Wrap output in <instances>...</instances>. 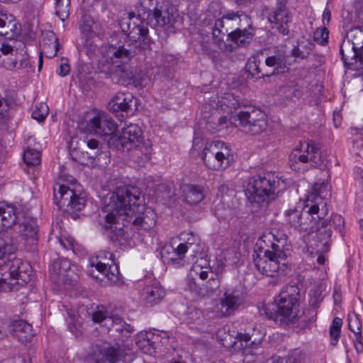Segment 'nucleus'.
Wrapping results in <instances>:
<instances>
[{
	"label": "nucleus",
	"mask_w": 363,
	"mask_h": 363,
	"mask_svg": "<svg viewBox=\"0 0 363 363\" xmlns=\"http://www.w3.org/2000/svg\"><path fill=\"white\" fill-rule=\"evenodd\" d=\"M140 194V189L133 186L117 187L104 208L107 213L105 228L113 231V225L128 220L139 234L150 233L156 225L157 214L150 207L144 208Z\"/></svg>",
	"instance_id": "obj_1"
},
{
	"label": "nucleus",
	"mask_w": 363,
	"mask_h": 363,
	"mask_svg": "<svg viewBox=\"0 0 363 363\" xmlns=\"http://www.w3.org/2000/svg\"><path fill=\"white\" fill-rule=\"evenodd\" d=\"M120 27L128 40L123 43L111 44L108 54L113 66L111 72L120 78L128 79L131 75L128 63L136 53L149 46L150 39L148 38L147 23L134 13H127V16L121 19Z\"/></svg>",
	"instance_id": "obj_2"
},
{
	"label": "nucleus",
	"mask_w": 363,
	"mask_h": 363,
	"mask_svg": "<svg viewBox=\"0 0 363 363\" xmlns=\"http://www.w3.org/2000/svg\"><path fill=\"white\" fill-rule=\"evenodd\" d=\"M279 186V178L272 172H264L249 179L245 195L253 208L265 210L276 199Z\"/></svg>",
	"instance_id": "obj_3"
},
{
	"label": "nucleus",
	"mask_w": 363,
	"mask_h": 363,
	"mask_svg": "<svg viewBox=\"0 0 363 363\" xmlns=\"http://www.w3.org/2000/svg\"><path fill=\"white\" fill-rule=\"evenodd\" d=\"M299 291L297 286L289 285L284 287L275 298L277 310L273 312L269 307L260 308L259 313L269 319L280 324L294 323L297 317Z\"/></svg>",
	"instance_id": "obj_4"
},
{
	"label": "nucleus",
	"mask_w": 363,
	"mask_h": 363,
	"mask_svg": "<svg viewBox=\"0 0 363 363\" xmlns=\"http://www.w3.org/2000/svg\"><path fill=\"white\" fill-rule=\"evenodd\" d=\"M32 268L28 262L18 258L0 262V291L9 292L16 285H23L30 281Z\"/></svg>",
	"instance_id": "obj_5"
},
{
	"label": "nucleus",
	"mask_w": 363,
	"mask_h": 363,
	"mask_svg": "<svg viewBox=\"0 0 363 363\" xmlns=\"http://www.w3.org/2000/svg\"><path fill=\"white\" fill-rule=\"evenodd\" d=\"M342 60L346 66H354L362 69L357 80L363 82V30L360 28L350 29L343 40L340 49Z\"/></svg>",
	"instance_id": "obj_6"
},
{
	"label": "nucleus",
	"mask_w": 363,
	"mask_h": 363,
	"mask_svg": "<svg viewBox=\"0 0 363 363\" xmlns=\"http://www.w3.org/2000/svg\"><path fill=\"white\" fill-rule=\"evenodd\" d=\"M319 203L313 205L308 210L301 208L289 209L285 213L286 222L290 228L298 232L308 233L307 240L315 235L317 228H321V220L320 216H315L319 213Z\"/></svg>",
	"instance_id": "obj_7"
},
{
	"label": "nucleus",
	"mask_w": 363,
	"mask_h": 363,
	"mask_svg": "<svg viewBox=\"0 0 363 363\" xmlns=\"http://www.w3.org/2000/svg\"><path fill=\"white\" fill-rule=\"evenodd\" d=\"M286 259L284 242L277 240V242L272 243L270 249L264 251L263 257L255 259V266L262 274L274 277L279 270L284 271L288 262Z\"/></svg>",
	"instance_id": "obj_8"
},
{
	"label": "nucleus",
	"mask_w": 363,
	"mask_h": 363,
	"mask_svg": "<svg viewBox=\"0 0 363 363\" xmlns=\"http://www.w3.org/2000/svg\"><path fill=\"white\" fill-rule=\"evenodd\" d=\"M265 59V65L268 69L263 70L260 67V62L256 60L247 63L248 72L258 77H270L275 74L284 73L289 68L287 67L288 55L283 48L274 47L268 50Z\"/></svg>",
	"instance_id": "obj_9"
},
{
	"label": "nucleus",
	"mask_w": 363,
	"mask_h": 363,
	"mask_svg": "<svg viewBox=\"0 0 363 363\" xmlns=\"http://www.w3.org/2000/svg\"><path fill=\"white\" fill-rule=\"evenodd\" d=\"M133 360L132 351L121 346H96L87 357L89 363H130Z\"/></svg>",
	"instance_id": "obj_10"
},
{
	"label": "nucleus",
	"mask_w": 363,
	"mask_h": 363,
	"mask_svg": "<svg viewBox=\"0 0 363 363\" xmlns=\"http://www.w3.org/2000/svg\"><path fill=\"white\" fill-rule=\"evenodd\" d=\"M181 25L182 17L174 6L168 3L156 5L151 18L152 27L162 28L166 33H172Z\"/></svg>",
	"instance_id": "obj_11"
},
{
	"label": "nucleus",
	"mask_w": 363,
	"mask_h": 363,
	"mask_svg": "<svg viewBox=\"0 0 363 363\" xmlns=\"http://www.w3.org/2000/svg\"><path fill=\"white\" fill-rule=\"evenodd\" d=\"M143 140V131L135 123H130L123 127L118 136L113 135L108 140V145L110 148L120 151H130L137 148Z\"/></svg>",
	"instance_id": "obj_12"
},
{
	"label": "nucleus",
	"mask_w": 363,
	"mask_h": 363,
	"mask_svg": "<svg viewBox=\"0 0 363 363\" xmlns=\"http://www.w3.org/2000/svg\"><path fill=\"white\" fill-rule=\"evenodd\" d=\"M228 108L230 109L228 121L235 127H239L245 132V125L254 123V120L248 119L249 113L251 115L255 111H261L259 108L246 106L245 103L235 93H228Z\"/></svg>",
	"instance_id": "obj_13"
},
{
	"label": "nucleus",
	"mask_w": 363,
	"mask_h": 363,
	"mask_svg": "<svg viewBox=\"0 0 363 363\" xmlns=\"http://www.w3.org/2000/svg\"><path fill=\"white\" fill-rule=\"evenodd\" d=\"M228 349L230 348L233 352L241 351L242 354L245 357H259L263 354V349L262 347V340L252 341L250 343V336L248 334H244L240 332L228 330Z\"/></svg>",
	"instance_id": "obj_14"
},
{
	"label": "nucleus",
	"mask_w": 363,
	"mask_h": 363,
	"mask_svg": "<svg viewBox=\"0 0 363 363\" xmlns=\"http://www.w3.org/2000/svg\"><path fill=\"white\" fill-rule=\"evenodd\" d=\"M330 223L324 220L321 223V228H317L315 235L308 240V248H311V253L318 255L317 262L323 264L325 261L324 253L328 252L330 248L329 242L331 236Z\"/></svg>",
	"instance_id": "obj_15"
},
{
	"label": "nucleus",
	"mask_w": 363,
	"mask_h": 363,
	"mask_svg": "<svg viewBox=\"0 0 363 363\" xmlns=\"http://www.w3.org/2000/svg\"><path fill=\"white\" fill-rule=\"evenodd\" d=\"M89 264L97 272L111 281L118 280L119 269L116 264L114 255L108 251H99L95 257H91Z\"/></svg>",
	"instance_id": "obj_16"
},
{
	"label": "nucleus",
	"mask_w": 363,
	"mask_h": 363,
	"mask_svg": "<svg viewBox=\"0 0 363 363\" xmlns=\"http://www.w3.org/2000/svg\"><path fill=\"white\" fill-rule=\"evenodd\" d=\"M118 125L115 121L108 116L106 112L96 111L86 123V128L90 133L101 137L113 136Z\"/></svg>",
	"instance_id": "obj_17"
},
{
	"label": "nucleus",
	"mask_w": 363,
	"mask_h": 363,
	"mask_svg": "<svg viewBox=\"0 0 363 363\" xmlns=\"http://www.w3.org/2000/svg\"><path fill=\"white\" fill-rule=\"evenodd\" d=\"M188 237L184 243L179 244L177 248L172 246L164 247L161 251L162 258L167 263H172L176 267L184 265L183 258L187 252L189 247L193 245H199V238L193 233H188Z\"/></svg>",
	"instance_id": "obj_18"
},
{
	"label": "nucleus",
	"mask_w": 363,
	"mask_h": 363,
	"mask_svg": "<svg viewBox=\"0 0 363 363\" xmlns=\"http://www.w3.org/2000/svg\"><path fill=\"white\" fill-rule=\"evenodd\" d=\"M267 18L272 29L277 30L283 35H289L291 17L284 3L279 2L277 7L269 13Z\"/></svg>",
	"instance_id": "obj_19"
},
{
	"label": "nucleus",
	"mask_w": 363,
	"mask_h": 363,
	"mask_svg": "<svg viewBox=\"0 0 363 363\" xmlns=\"http://www.w3.org/2000/svg\"><path fill=\"white\" fill-rule=\"evenodd\" d=\"M223 146H225L224 143L216 140L213 141L209 147L204 148L202 159L209 168L218 169L222 167L225 157L223 152L218 151V149Z\"/></svg>",
	"instance_id": "obj_20"
},
{
	"label": "nucleus",
	"mask_w": 363,
	"mask_h": 363,
	"mask_svg": "<svg viewBox=\"0 0 363 363\" xmlns=\"http://www.w3.org/2000/svg\"><path fill=\"white\" fill-rule=\"evenodd\" d=\"M21 26L14 16L0 11V35L8 38H16L21 34Z\"/></svg>",
	"instance_id": "obj_21"
},
{
	"label": "nucleus",
	"mask_w": 363,
	"mask_h": 363,
	"mask_svg": "<svg viewBox=\"0 0 363 363\" xmlns=\"http://www.w3.org/2000/svg\"><path fill=\"white\" fill-rule=\"evenodd\" d=\"M23 161L28 166L39 164L41 160L39 145L35 142V138L29 136L23 143Z\"/></svg>",
	"instance_id": "obj_22"
},
{
	"label": "nucleus",
	"mask_w": 363,
	"mask_h": 363,
	"mask_svg": "<svg viewBox=\"0 0 363 363\" xmlns=\"http://www.w3.org/2000/svg\"><path fill=\"white\" fill-rule=\"evenodd\" d=\"M136 105L132 95L130 94L119 93L116 95L108 103V108L112 112H118L119 111L129 113L133 111V106Z\"/></svg>",
	"instance_id": "obj_23"
},
{
	"label": "nucleus",
	"mask_w": 363,
	"mask_h": 363,
	"mask_svg": "<svg viewBox=\"0 0 363 363\" xmlns=\"http://www.w3.org/2000/svg\"><path fill=\"white\" fill-rule=\"evenodd\" d=\"M184 200L190 205H196L205 197L204 188L194 184H184L181 186Z\"/></svg>",
	"instance_id": "obj_24"
},
{
	"label": "nucleus",
	"mask_w": 363,
	"mask_h": 363,
	"mask_svg": "<svg viewBox=\"0 0 363 363\" xmlns=\"http://www.w3.org/2000/svg\"><path fill=\"white\" fill-rule=\"evenodd\" d=\"M164 294L165 291L159 282L154 281L151 285L143 289L142 297L147 305L154 306L161 301Z\"/></svg>",
	"instance_id": "obj_25"
},
{
	"label": "nucleus",
	"mask_w": 363,
	"mask_h": 363,
	"mask_svg": "<svg viewBox=\"0 0 363 363\" xmlns=\"http://www.w3.org/2000/svg\"><path fill=\"white\" fill-rule=\"evenodd\" d=\"M17 232L29 244L33 245L38 240V225L33 218H25L18 225Z\"/></svg>",
	"instance_id": "obj_26"
},
{
	"label": "nucleus",
	"mask_w": 363,
	"mask_h": 363,
	"mask_svg": "<svg viewBox=\"0 0 363 363\" xmlns=\"http://www.w3.org/2000/svg\"><path fill=\"white\" fill-rule=\"evenodd\" d=\"M74 194V189L65 184H60L58 185L57 190L56 188L54 189V203L60 209L65 207L69 208Z\"/></svg>",
	"instance_id": "obj_27"
},
{
	"label": "nucleus",
	"mask_w": 363,
	"mask_h": 363,
	"mask_svg": "<svg viewBox=\"0 0 363 363\" xmlns=\"http://www.w3.org/2000/svg\"><path fill=\"white\" fill-rule=\"evenodd\" d=\"M17 219L16 208L4 201L0 202V232L15 224Z\"/></svg>",
	"instance_id": "obj_28"
},
{
	"label": "nucleus",
	"mask_w": 363,
	"mask_h": 363,
	"mask_svg": "<svg viewBox=\"0 0 363 363\" xmlns=\"http://www.w3.org/2000/svg\"><path fill=\"white\" fill-rule=\"evenodd\" d=\"M248 119L254 120V123L250 125L245 124V132L252 135H258L265 130L267 126L266 115L262 111H255L251 114L249 113Z\"/></svg>",
	"instance_id": "obj_29"
},
{
	"label": "nucleus",
	"mask_w": 363,
	"mask_h": 363,
	"mask_svg": "<svg viewBox=\"0 0 363 363\" xmlns=\"http://www.w3.org/2000/svg\"><path fill=\"white\" fill-rule=\"evenodd\" d=\"M252 38L251 34L245 28H236L228 33V51H233L238 47L247 45Z\"/></svg>",
	"instance_id": "obj_30"
},
{
	"label": "nucleus",
	"mask_w": 363,
	"mask_h": 363,
	"mask_svg": "<svg viewBox=\"0 0 363 363\" xmlns=\"http://www.w3.org/2000/svg\"><path fill=\"white\" fill-rule=\"evenodd\" d=\"M12 332L23 343L30 341L34 335L32 325L23 320H17L12 323Z\"/></svg>",
	"instance_id": "obj_31"
},
{
	"label": "nucleus",
	"mask_w": 363,
	"mask_h": 363,
	"mask_svg": "<svg viewBox=\"0 0 363 363\" xmlns=\"http://www.w3.org/2000/svg\"><path fill=\"white\" fill-rule=\"evenodd\" d=\"M0 43V52L1 56L16 55H23L26 53V45L23 42L15 40V38H9Z\"/></svg>",
	"instance_id": "obj_32"
},
{
	"label": "nucleus",
	"mask_w": 363,
	"mask_h": 363,
	"mask_svg": "<svg viewBox=\"0 0 363 363\" xmlns=\"http://www.w3.org/2000/svg\"><path fill=\"white\" fill-rule=\"evenodd\" d=\"M305 155H307L308 163L313 167L320 166L323 163L321 152L314 143H302Z\"/></svg>",
	"instance_id": "obj_33"
},
{
	"label": "nucleus",
	"mask_w": 363,
	"mask_h": 363,
	"mask_svg": "<svg viewBox=\"0 0 363 363\" xmlns=\"http://www.w3.org/2000/svg\"><path fill=\"white\" fill-rule=\"evenodd\" d=\"M23 55H22V58L19 59L18 55H16L12 56L9 55H0V67L6 69V70H13L17 67L18 62L19 61V67L18 68L24 67L28 66V62L27 58Z\"/></svg>",
	"instance_id": "obj_34"
},
{
	"label": "nucleus",
	"mask_w": 363,
	"mask_h": 363,
	"mask_svg": "<svg viewBox=\"0 0 363 363\" xmlns=\"http://www.w3.org/2000/svg\"><path fill=\"white\" fill-rule=\"evenodd\" d=\"M307 155H305L304 150L302 145V143H300L299 145L296 147L289 155V165L291 168L295 171L301 169L300 164H307L308 159Z\"/></svg>",
	"instance_id": "obj_35"
},
{
	"label": "nucleus",
	"mask_w": 363,
	"mask_h": 363,
	"mask_svg": "<svg viewBox=\"0 0 363 363\" xmlns=\"http://www.w3.org/2000/svg\"><path fill=\"white\" fill-rule=\"evenodd\" d=\"M245 296L246 294L242 287L233 289L232 292L228 294V315L231 312L235 311L243 304Z\"/></svg>",
	"instance_id": "obj_36"
},
{
	"label": "nucleus",
	"mask_w": 363,
	"mask_h": 363,
	"mask_svg": "<svg viewBox=\"0 0 363 363\" xmlns=\"http://www.w3.org/2000/svg\"><path fill=\"white\" fill-rule=\"evenodd\" d=\"M71 263L69 260L65 258H60L55 260L50 267V272L56 276L59 279L63 280L67 276L66 274L70 269Z\"/></svg>",
	"instance_id": "obj_37"
},
{
	"label": "nucleus",
	"mask_w": 363,
	"mask_h": 363,
	"mask_svg": "<svg viewBox=\"0 0 363 363\" xmlns=\"http://www.w3.org/2000/svg\"><path fill=\"white\" fill-rule=\"evenodd\" d=\"M16 240L8 232H0V259L6 253H13L16 249Z\"/></svg>",
	"instance_id": "obj_38"
},
{
	"label": "nucleus",
	"mask_w": 363,
	"mask_h": 363,
	"mask_svg": "<svg viewBox=\"0 0 363 363\" xmlns=\"http://www.w3.org/2000/svg\"><path fill=\"white\" fill-rule=\"evenodd\" d=\"M153 335L147 332L138 334L135 343L138 347L145 354H152L153 352V341L151 338Z\"/></svg>",
	"instance_id": "obj_39"
},
{
	"label": "nucleus",
	"mask_w": 363,
	"mask_h": 363,
	"mask_svg": "<svg viewBox=\"0 0 363 363\" xmlns=\"http://www.w3.org/2000/svg\"><path fill=\"white\" fill-rule=\"evenodd\" d=\"M227 29H225L224 21L223 19H218L216 21L213 29V38L214 42L220 48H225L226 45L224 41Z\"/></svg>",
	"instance_id": "obj_40"
},
{
	"label": "nucleus",
	"mask_w": 363,
	"mask_h": 363,
	"mask_svg": "<svg viewBox=\"0 0 363 363\" xmlns=\"http://www.w3.org/2000/svg\"><path fill=\"white\" fill-rule=\"evenodd\" d=\"M70 9V0H55V14L62 21L68 18Z\"/></svg>",
	"instance_id": "obj_41"
},
{
	"label": "nucleus",
	"mask_w": 363,
	"mask_h": 363,
	"mask_svg": "<svg viewBox=\"0 0 363 363\" xmlns=\"http://www.w3.org/2000/svg\"><path fill=\"white\" fill-rule=\"evenodd\" d=\"M49 113V108L45 103H40L35 106L32 112V118L38 122L43 121Z\"/></svg>",
	"instance_id": "obj_42"
},
{
	"label": "nucleus",
	"mask_w": 363,
	"mask_h": 363,
	"mask_svg": "<svg viewBox=\"0 0 363 363\" xmlns=\"http://www.w3.org/2000/svg\"><path fill=\"white\" fill-rule=\"evenodd\" d=\"M186 287L190 291L199 296H206V293L203 291V289L196 281V278L189 274L187 276Z\"/></svg>",
	"instance_id": "obj_43"
},
{
	"label": "nucleus",
	"mask_w": 363,
	"mask_h": 363,
	"mask_svg": "<svg viewBox=\"0 0 363 363\" xmlns=\"http://www.w3.org/2000/svg\"><path fill=\"white\" fill-rule=\"evenodd\" d=\"M92 24L93 21L91 18L89 16H84L79 25L82 34L87 39L91 38L93 35Z\"/></svg>",
	"instance_id": "obj_44"
},
{
	"label": "nucleus",
	"mask_w": 363,
	"mask_h": 363,
	"mask_svg": "<svg viewBox=\"0 0 363 363\" xmlns=\"http://www.w3.org/2000/svg\"><path fill=\"white\" fill-rule=\"evenodd\" d=\"M209 272L210 269L208 267H206L204 270L201 264L195 263L191 267L189 274L195 278L199 276L201 280H205L208 278Z\"/></svg>",
	"instance_id": "obj_45"
},
{
	"label": "nucleus",
	"mask_w": 363,
	"mask_h": 363,
	"mask_svg": "<svg viewBox=\"0 0 363 363\" xmlns=\"http://www.w3.org/2000/svg\"><path fill=\"white\" fill-rule=\"evenodd\" d=\"M326 186H327V184L323 182L321 183H315L314 184V185L313 186V189H312V192H311V196L313 198V199H320V200H322V197H323V190L325 191L326 190ZM321 203H323V208H324L325 206V203L321 201ZM323 210V208H322V211Z\"/></svg>",
	"instance_id": "obj_46"
},
{
	"label": "nucleus",
	"mask_w": 363,
	"mask_h": 363,
	"mask_svg": "<svg viewBox=\"0 0 363 363\" xmlns=\"http://www.w3.org/2000/svg\"><path fill=\"white\" fill-rule=\"evenodd\" d=\"M349 329L355 334L362 333V324L360 320L355 315H349L347 318Z\"/></svg>",
	"instance_id": "obj_47"
},
{
	"label": "nucleus",
	"mask_w": 363,
	"mask_h": 363,
	"mask_svg": "<svg viewBox=\"0 0 363 363\" xmlns=\"http://www.w3.org/2000/svg\"><path fill=\"white\" fill-rule=\"evenodd\" d=\"M342 319L340 318H335L333 320V324L330 329V336L333 338V340H335V342H333V345H335L337 342L338 337L340 334V328L342 326Z\"/></svg>",
	"instance_id": "obj_48"
},
{
	"label": "nucleus",
	"mask_w": 363,
	"mask_h": 363,
	"mask_svg": "<svg viewBox=\"0 0 363 363\" xmlns=\"http://www.w3.org/2000/svg\"><path fill=\"white\" fill-rule=\"evenodd\" d=\"M314 40L320 44L325 45L328 43V30L325 27L318 28L314 32Z\"/></svg>",
	"instance_id": "obj_49"
},
{
	"label": "nucleus",
	"mask_w": 363,
	"mask_h": 363,
	"mask_svg": "<svg viewBox=\"0 0 363 363\" xmlns=\"http://www.w3.org/2000/svg\"><path fill=\"white\" fill-rule=\"evenodd\" d=\"M308 46L305 50H302L300 46L294 47L291 50V55L295 57L306 58L313 49V45L311 43H308Z\"/></svg>",
	"instance_id": "obj_50"
},
{
	"label": "nucleus",
	"mask_w": 363,
	"mask_h": 363,
	"mask_svg": "<svg viewBox=\"0 0 363 363\" xmlns=\"http://www.w3.org/2000/svg\"><path fill=\"white\" fill-rule=\"evenodd\" d=\"M108 313L102 307H97L96 310L92 313V320L94 323H101L103 320L108 321Z\"/></svg>",
	"instance_id": "obj_51"
},
{
	"label": "nucleus",
	"mask_w": 363,
	"mask_h": 363,
	"mask_svg": "<svg viewBox=\"0 0 363 363\" xmlns=\"http://www.w3.org/2000/svg\"><path fill=\"white\" fill-rule=\"evenodd\" d=\"M86 143L87 147L90 149L91 151H92L91 152H86V153L89 158L94 160L98 155L99 142L95 139H90L88 140Z\"/></svg>",
	"instance_id": "obj_52"
},
{
	"label": "nucleus",
	"mask_w": 363,
	"mask_h": 363,
	"mask_svg": "<svg viewBox=\"0 0 363 363\" xmlns=\"http://www.w3.org/2000/svg\"><path fill=\"white\" fill-rule=\"evenodd\" d=\"M140 4L141 7L143 8V16H141V14L135 15L136 16H140L142 20L145 21L147 23V26L150 23L145 18V16L146 14L145 10H147V17L150 16L151 7L153 6V0H140Z\"/></svg>",
	"instance_id": "obj_53"
},
{
	"label": "nucleus",
	"mask_w": 363,
	"mask_h": 363,
	"mask_svg": "<svg viewBox=\"0 0 363 363\" xmlns=\"http://www.w3.org/2000/svg\"><path fill=\"white\" fill-rule=\"evenodd\" d=\"M220 286V281L218 278H210L206 284V288L203 289V291L206 293V296H208L210 293L216 291Z\"/></svg>",
	"instance_id": "obj_54"
},
{
	"label": "nucleus",
	"mask_w": 363,
	"mask_h": 363,
	"mask_svg": "<svg viewBox=\"0 0 363 363\" xmlns=\"http://www.w3.org/2000/svg\"><path fill=\"white\" fill-rule=\"evenodd\" d=\"M9 101L0 95V121L7 118L9 115Z\"/></svg>",
	"instance_id": "obj_55"
},
{
	"label": "nucleus",
	"mask_w": 363,
	"mask_h": 363,
	"mask_svg": "<svg viewBox=\"0 0 363 363\" xmlns=\"http://www.w3.org/2000/svg\"><path fill=\"white\" fill-rule=\"evenodd\" d=\"M72 204L69 208L74 211H81L85 205V200L84 198L79 196L76 194L72 200Z\"/></svg>",
	"instance_id": "obj_56"
},
{
	"label": "nucleus",
	"mask_w": 363,
	"mask_h": 363,
	"mask_svg": "<svg viewBox=\"0 0 363 363\" xmlns=\"http://www.w3.org/2000/svg\"><path fill=\"white\" fill-rule=\"evenodd\" d=\"M58 43H57V39L56 38L55 42H54V44L52 45L53 48L55 49L54 50V52L52 53V55H48L47 54V51H46V47L44 46L43 47V50L40 52V55H39V60H38V70L40 71L43 67V53L45 52L46 56L48 57H51L52 56H55L57 54V48H58Z\"/></svg>",
	"instance_id": "obj_57"
},
{
	"label": "nucleus",
	"mask_w": 363,
	"mask_h": 363,
	"mask_svg": "<svg viewBox=\"0 0 363 363\" xmlns=\"http://www.w3.org/2000/svg\"><path fill=\"white\" fill-rule=\"evenodd\" d=\"M57 242L65 250L74 248V240L72 238H59Z\"/></svg>",
	"instance_id": "obj_58"
},
{
	"label": "nucleus",
	"mask_w": 363,
	"mask_h": 363,
	"mask_svg": "<svg viewBox=\"0 0 363 363\" xmlns=\"http://www.w3.org/2000/svg\"><path fill=\"white\" fill-rule=\"evenodd\" d=\"M298 353V351H295L292 354L282 358L281 360L278 357H274L273 359L276 360V363H298V360L296 358Z\"/></svg>",
	"instance_id": "obj_59"
},
{
	"label": "nucleus",
	"mask_w": 363,
	"mask_h": 363,
	"mask_svg": "<svg viewBox=\"0 0 363 363\" xmlns=\"http://www.w3.org/2000/svg\"><path fill=\"white\" fill-rule=\"evenodd\" d=\"M68 328L69 331L74 333L76 336L80 335L83 328L82 325L78 321H74L73 323H68Z\"/></svg>",
	"instance_id": "obj_60"
},
{
	"label": "nucleus",
	"mask_w": 363,
	"mask_h": 363,
	"mask_svg": "<svg viewBox=\"0 0 363 363\" xmlns=\"http://www.w3.org/2000/svg\"><path fill=\"white\" fill-rule=\"evenodd\" d=\"M241 17H242V15H240L238 12L237 13L232 12V13H228V21H230L232 22V23H233L235 26L242 21ZM242 17L245 20H247L246 16L244 15V16H242Z\"/></svg>",
	"instance_id": "obj_61"
},
{
	"label": "nucleus",
	"mask_w": 363,
	"mask_h": 363,
	"mask_svg": "<svg viewBox=\"0 0 363 363\" xmlns=\"http://www.w3.org/2000/svg\"><path fill=\"white\" fill-rule=\"evenodd\" d=\"M116 331L120 332L127 335L128 334H130L133 331V328L130 325H128L125 322H124L121 327L116 328Z\"/></svg>",
	"instance_id": "obj_62"
},
{
	"label": "nucleus",
	"mask_w": 363,
	"mask_h": 363,
	"mask_svg": "<svg viewBox=\"0 0 363 363\" xmlns=\"http://www.w3.org/2000/svg\"><path fill=\"white\" fill-rule=\"evenodd\" d=\"M356 338L354 342V348L357 353H361L363 350V343H362V333L359 334H355Z\"/></svg>",
	"instance_id": "obj_63"
},
{
	"label": "nucleus",
	"mask_w": 363,
	"mask_h": 363,
	"mask_svg": "<svg viewBox=\"0 0 363 363\" xmlns=\"http://www.w3.org/2000/svg\"><path fill=\"white\" fill-rule=\"evenodd\" d=\"M108 321H111L112 323V327L116 330V327H121V325L125 322L121 317L118 315H114L112 317H108Z\"/></svg>",
	"instance_id": "obj_64"
}]
</instances>
